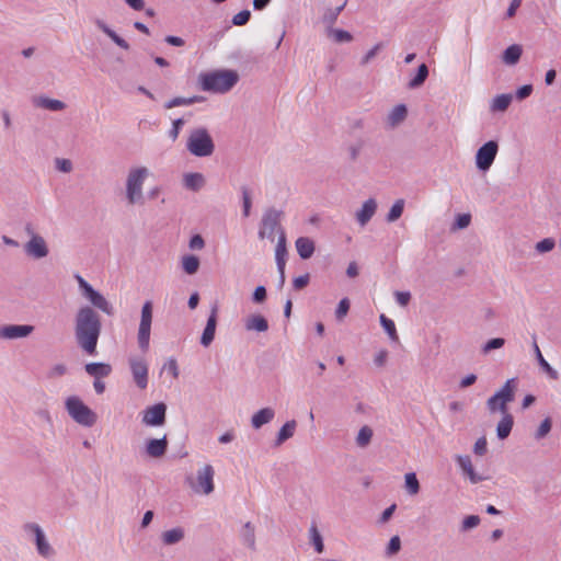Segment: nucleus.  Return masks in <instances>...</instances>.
<instances>
[{
    "mask_svg": "<svg viewBox=\"0 0 561 561\" xmlns=\"http://www.w3.org/2000/svg\"><path fill=\"white\" fill-rule=\"evenodd\" d=\"M102 331L100 314L90 306L81 307L75 316V339L77 345L88 355H96Z\"/></svg>",
    "mask_w": 561,
    "mask_h": 561,
    "instance_id": "f257e3e1",
    "label": "nucleus"
},
{
    "mask_svg": "<svg viewBox=\"0 0 561 561\" xmlns=\"http://www.w3.org/2000/svg\"><path fill=\"white\" fill-rule=\"evenodd\" d=\"M239 81L236 70L224 69L199 75L201 88L215 93L229 92Z\"/></svg>",
    "mask_w": 561,
    "mask_h": 561,
    "instance_id": "f03ea898",
    "label": "nucleus"
},
{
    "mask_svg": "<svg viewBox=\"0 0 561 561\" xmlns=\"http://www.w3.org/2000/svg\"><path fill=\"white\" fill-rule=\"evenodd\" d=\"M284 211L276 209L275 207H267L261 218L257 231V238L260 240L275 241V236L279 238V233L285 232L282 220Z\"/></svg>",
    "mask_w": 561,
    "mask_h": 561,
    "instance_id": "7ed1b4c3",
    "label": "nucleus"
},
{
    "mask_svg": "<svg viewBox=\"0 0 561 561\" xmlns=\"http://www.w3.org/2000/svg\"><path fill=\"white\" fill-rule=\"evenodd\" d=\"M186 148L193 156L204 158L214 153L215 144L208 130L199 127L191 131Z\"/></svg>",
    "mask_w": 561,
    "mask_h": 561,
    "instance_id": "20e7f679",
    "label": "nucleus"
},
{
    "mask_svg": "<svg viewBox=\"0 0 561 561\" xmlns=\"http://www.w3.org/2000/svg\"><path fill=\"white\" fill-rule=\"evenodd\" d=\"M65 408L71 419L82 426L91 427L96 423V413L85 405L79 397H68L65 401Z\"/></svg>",
    "mask_w": 561,
    "mask_h": 561,
    "instance_id": "39448f33",
    "label": "nucleus"
},
{
    "mask_svg": "<svg viewBox=\"0 0 561 561\" xmlns=\"http://www.w3.org/2000/svg\"><path fill=\"white\" fill-rule=\"evenodd\" d=\"M149 170L146 167L135 168L128 172L126 179V197L128 204L135 205L142 202V185Z\"/></svg>",
    "mask_w": 561,
    "mask_h": 561,
    "instance_id": "423d86ee",
    "label": "nucleus"
},
{
    "mask_svg": "<svg viewBox=\"0 0 561 561\" xmlns=\"http://www.w3.org/2000/svg\"><path fill=\"white\" fill-rule=\"evenodd\" d=\"M151 322L152 302L148 300L142 305L141 308V317L137 334L138 346L144 353L148 352L149 350Z\"/></svg>",
    "mask_w": 561,
    "mask_h": 561,
    "instance_id": "0eeeda50",
    "label": "nucleus"
},
{
    "mask_svg": "<svg viewBox=\"0 0 561 561\" xmlns=\"http://www.w3.org/2000/svg\"><path fill=\"white\" fill-rule=\"evenodd\" d=\"M499 145L495 140H489L483 144L476 153V165L480 171H488L493 164Z\"/></svg>",
    "mask_w": 561,
    "mask_h": 561,
    "instance_id": "6e6552de",
    "label": "nucleus"
},
{
    "mask_svg": "<svg viewBox=\"0 0 561 561\" xmlns=\"http://www.w3.org/2000/svg\"><path fill=\"white\" fill-rule=\"evenodd\" d=\"M128 364L136 386L141 390L146 389L148 386L147 362L141 357L130 356L128 358Z\"/></svg>",
    "mask_w": 561,
    "mask_h": 561,
    "instance_id": "1a4fd4ad",
    "label": "nucleus"
},
{
    "mask_svg": "<svg viewBox=\"0 0 561 561\" xmlns=\"http://www.w3.org/2000/svg\"><path fill=\"white\" fill-rule=\"evenodd\" d=\"M24 529L34 534L36 549L42 557L49 558L54 554V549L47 541L45 534L38 524L27 523L24 525Z\"/></svg>",
    "mask_w": 561,
    "mask_h": 561,
    "instance_id": "9d476101",
    "label": "nucleus"
},
{
    "mask_svg": "<svg viewBox=\"0 0 561 561\" xmlns=\"http://www.w3.org/2000/svg\"><path fill=\"white\" fill-rule=\"evenodd\" d=\"M167 405L163 402L148 407L144 411L142 423L147 426H161L165 423Z\"/></svg>",
    "mask_w": 561,
    "mask_h": 561,
    "instance_id": "9b49d317",
    "label": "nucleus"
},
{
    "mask_svg": "<svg viewBox=\"0 0 561 561\" xmlns=\"http://www.w3.org/2000/svg\"><path fill=\"white\" fill-rule=\"evenodd\" d=\"M214 476L215 471L211 465H205L197 471L196 485H192L196 492L202 491L208 495L214 491Z\"/></svg>",
    "mask_w": 561,
    "mask_h": 561,
    "instance_id": "f8f14e48",
    "label": "nucleus"
},
{
    "mask_svg": "<svg viewBox=\"0 0 561 561\" xmlns=\"http://www.w3.org/2000/svg\"><path fill=\"white\" fill-rule=\"evenodd\" d=\"M35 328L31 324H4L0 327V339L16 340L24 339L34 332Z\"/></svg>",
    "mask_w": 561,
    "mask_h": 561,
    "instance_id": "ddd939ff",
    "label": "nucleus"
},
{
    "mask_svg": "<svg viewBox=\"0 0 561 561\" xmlns=\"http://www.w3.org/2000/svg\"><path fill=\"white\" fill-rule=\"evenodd\" d=\"M24 252L35 260L43 259L48 255V247L42 236H33L25 244Z\"/></svg>",
    "mask_w": 561,
    "mask_h": 561,
    "instance_id": "4468645a",
    "label": "nucleus"
},
{
    "mask_svg": "<svg viewBox=\"0 0 561 561\" xmlns=\"http://www.w3.org/2000/svg\"><path fill=\"white\" fill-rule=\"evenodd\" d=\"M217 317H218V306L214 305L211 307L206 325H205L204 331L201 336V344L204 347H208L215 339V333H216V328H217Z\"/></svg>",
    "mask_w": 561,
    "mask_h": 561,
    "instance_id": "2eb2a0df",
    "label": "nucleus"
},
{
    "mask_svg": "<svg viewBox=\"0 0 561 561\" xmlns=\"http://www.w3.org/2000/svg\"><path fill=\"white\" fill-rule=\"evenodd\" d=\"M517 378L506 380L503 387L493 394V401H495V399H500V401H502L501 407L513 402L515 399V391L517 390Z\"/></svg>",
    "mask_w": 561,
    "mask_h": 561,
    "instance_id": "dca6fc26",
    "label": "nucleus"
},
{
    "mask_svg": "<svg viewBox=\"0 0 561 561\" xmlns=\"http://www.w3.org/2000/svg\"><path fill=\"white\" fill-rule=\"evenodd\" d=\"M168 445L165 435L162 438H151L146 444V453L149 457L160 458L167 453Z\"/></svg>",
    "mask_w": 561,
    "mask_h": 561,
    "instance_id": "f3484780",
    "label": "nucleus"
},
{
    "mask_svg": "<svg viewBox=\"0 0 561 561\" xmlns=\"http://www.w3.org/2000/svg\"><path fill=\"white\" fill-rule=\"evenodd\" d=\"M408 116V107L404 104L396 105L387 115L386 123L390 128L401 125Z\"/></svg>",
    "mask_w": 561,
    "mask_h": 561,
    "instance_id": "a211bd4d",
    "label": "nucleus"
},
{
    "mask_svg": "<svg viewBox=\"0 0 561 561\" xmlns=\"http://www.w3.org/2000/svg\"><path fill=\"white\" fill-rule=\"evenodd\" d=\"M459 467L463 471L465 474L468 476L471 483H479L484 480V477L478 474L472 466L471 458L468 455L465 456H457L456 458Z\"/></svg>",
    "mask_w": 561,
    "mask_h": 561,
    "instance_id": "6ab92c4d",
    "label": "nucleus"
},
{
    "mask_svg": "<svg viewBox=\"0 0 561 561\" xmlns=\"http://www.w3.org/2000/svg\"><path fill=\"white\" fill-rule=\"evenodd\" d=\"M84 370L88 375L94 377V379H101L111 375L112 366L107 363L93 362L85 364Z\"/></svg>",
    "mask_w": 561,
    "mask_h": 561,
    "instance_id": "aec40b11",
    "label": "nucleus"
},
{
    "mask_svg": "<svg viewBox=\"0 0 561 561\" xmlns=\"http://www.w3.org/2000/svg\"><path fill=\"white\" fill-rule=\"evenodd\" d=\"M244 328L247 331H253L257 333L266 332L268 330V321L262 314L255 313L249 316L244 321Z\"/></svg>",
    "mask_w": 561,
    "mask_h": 561,
    "instance_id": "412c9836",
    "label": "nucleus"
},
{
    "mask_svg": "<svg viewBox=\"0 0 561 561\" xmlns=\"http://www.w3.org/2000/svg\"><path fill=\"white\" fill-rule=\"evenodd\" d=\"M533 348L535 352L536 359L541 369L552 379H559V373L545 359L536 340V335L533 336Z\"/></svg>",
    "mask_w": 561,
    "mask_h": 561,
    "instance_id": "4be33fe9",
    "label": "nucleus"
},
{
    "mask_svg": "<svg viewBox=\"0 0 561 561\" xmlns=\"http://www.w3.org/2000/svg\"><path fill=\"white\" fill-rule=\"evenodd\" d=\"M94 24L99 30L106 34L118 47L125 50H128L130 48L129 44L123 37H121L115 31H113L103 20L95 19Z\"/></svg>",
    "mask_w": 561,
    "mask_h": 561,
    "instance_id": "5701e85b",
    "label": "nucleus"
},
{
    "mask_svg": "<svg viewBox=\"0 0 561 561\" xmlns=\"http://www.w3.org/2000/svg\"><path fill=\"white\" fill-rule=\"evenodd\" d=\"M287 247H286V232L279 233L275 248V261L278 272L283 273V268L286 266Z\"/></svg>",
    "mask_w": 561,
    "mask_h": 561,
    "instance_id": "b1692460",
    "label": "nucleus"
},
{
    "mask_svg": "<svg viewBox=\"0 0 561 561\" xmlns=\"http://www.w3.org/2000/svg\"><path fill=\"white\" fill-rule=\"evenodd\" d=\"M377 209V203L374 198H368L362 205V208L356 213V219L362 225L365 226L371 217L375 215Z\"/></svg>",
    "mask_w": 561,
    "mask_h": 561,
    "instance_id": "393cba45",
    "label": "nucleus"
},
{
    "mask_svg": "<svg viewBox=\"0 0 561 561\" xmlns=\"http://www.w3.org/2000/svg\"><path fill=\"white\" fill-rule=\"evenodd\" d=\"M274 416L275 411L272 408H263L252 415L251 425L253 428L259 430L270 423Z\"/></svg>",
    "mask_w": 561,
    "mask_h": 561,
    "instance_id": "a878e982",
    "label": "nucleus"
},
{
    "mask_svg": "<svg viewBox=\"0 0 561 561\" xmlns=\"http://www.w3.org/2000/svg\"><path fill=\"white\" fill-rule=\"evenodd\" d=\"M296 249H297L298 255L302 260H308L313 255L316 245H314L313 240H311L310 238L299 237L296 240Z\"/></svg>",
    "mask_w": 561,
    "mask_h": 561,
    "instance_id": "bb28decb",
    "label": "nucleus"
},
{
    "mask_svg": "<svg viewBox=\"0 0 561 561\" xmlns=\"http://www.w3.org/2000/svg\"><path fill=\"white\" fill-rule=\"evenodd\" d=\"M205 176L198 172L186 173L183 176V185L193 192H198L205 185Z\"/></svg>",
    "mask_w": 561,
    "mask_h": 561,
    "instance_id": "cd10ccee",
    "label": "nucleus"
},
{
    "mask_svg": "<svg viewBox=\"0 0 561 561\" xmlns=\"http://www.w3.org/2000/svg\"><path fill=\"white\" fill-rule=\"evenodd\" d=\"M514 425V417L510 412H506V414H503L501 421L496 425V436L499 439L504 440L506 439L513 428Z\"/></svg>",
    "mask_w": 561,
    "mask_h": 561,
    "instance_id": "c85d7f7f",
    "label": "nucleus"
},
{
    "mask_svg": "<svg viewBox=\"0 0 561 561\" xmlns=\"http://www.w3.org/2000/svg\"><path fill=\"white\" fill-rule=\"evenodd\" d=\"M240 537L243 542L250 550H256V541H255V527L251 522H247L241 531Z\"/></svg>",
    "mask_w": 561,
    "mask_h": 561,
    "instance_id": "c756f323",
    "label": "nucleus"
},
{
    "mask_svg": "<svg viewBox=\"0 0 561 561\" xmlns=\"http://www.w3.org/2000/svg\"><path fill=\"white\" fill-rule=\"evenodd\" d=\"M185 537V530L182 527H174L161 534V541L164 546L176 545Z\"/></svg>",
    "mask_w": 561,
    "mask_h": 561,
    "instance_id": "7c9ffc66",
    "label": "nucleus"
},
{
    "mask_svg": "<svg viewBox=\"0 0 561 561\" xmlns=\"http://www.w3.org/2000/svg\"><path fill=\"white\" fill-rule=\"evenodd\" d=\"M523 54V47L518 44L508 46L502 54V61L507 66L516 65Z\"/></svg>",
    "mask_w": 561,
    "mask_h": 561,
    "instance_id": "2f4dec72",
    "label": "nucleus"
},
{
    "mask_svg": "<svg viewBox=\"0 0 561 561\" xmlns=\"http://www.w3.org/2000/svg\"><path fill=\"white\" fill-rule=\"evenodd\" d=\"M89 301L91 305L104 312L107 316L114 314L113 306L106 300V298L98 290L90 297Z\"/></svg>",
    "mask_w": 561,
    "mask_h": 561,
    "instance_id": "473e14b6",
    "label": "nucleus"
},
{
    "mask_svg": "<svg viewBox=\"0 0 561 561\" xmlns=\"http://www.w3.org/2000/svg\"><path fill=\"white\" fill-rule=\"evenodd\" d=\"M297 427V423L295 420L287 421L278 431L277 437L275 439L274 445L280 446L284 444L287 439L294 436L295 430Z\"/></svg>",
    "mask_w": 561,
    "mask_h": 561,
    "instance_id": "72a5a7b5",
    "label": "nucleus"
},
{
    "mask_svg": "<svg viewBox=\"0 0 561 561\" xmlns=\"http://www.w3.org/2000/svg\"><path fill=\"white\" fill-rule=\"evenodd\" d=\"M34 104L38 107L49 110L53 112L62 111L66 107V104L62 101L49 99L46 96H39L35 99Z\"/></svg>",
    "mask_w": 561,
    "mask_h": 561,
    "instance_id": "f704fd0d",
    "label": "nucleus"
},
{
    "mask_svg": "<svg viewBox=\"0 0 561 561\" xmlns=\"http://www.w3.org/2000/svg\"><path fill=\"white\" fill-rule=\"evenodd\" d=\"M513 96L508 93L496 95L490 105L491 112H505L512 103Z\"/></svg>",
    "mask_w": 561,
    "mask_h": 561,
    "instance_id": "c9c22d12",
    "label": "nucleus"
},
{
    "mask_svg": "<svg viewBox=\"0 0 561 561\" xmlns=\"http://www.w3.org/2000/svg\"><path fill=\"white\" fill-rule=\"evenodd\" d=\"M427 77H428V67L426 66V64H421L417 67L415 76L409 81L408 88L413 90V89H417V88L422 87L424 84L425 80L427 79Z\"/></svg>",
    "mask_w": 561,
    "mask_h": 561,
    "instance_id": "e433bc0d",
    "label": "nucleus"
},
{
    "mask_svg": "<svg viewBox=\"0 0 561 561\" xmlns=\"http://www.w3.org/2000/svg\"><path fill=\"white\" fill-rule=\"evenodd\" d=\"M201 262L196 255H184L182 257V267L188 275H194L199 268Z\"/></svg>",
    "mask_w": 561,
    "mask_h": 561,
    "instance_id": "4c0bfd02",
    "label": "nucleus"
},
{
    "mask_svg": "<svg viewBox=\"0 0 561 561\" xmlns=\"http://www.w3.org/2000/svg\"><path fill=\"white\" fill-rule=\"evenodd\" d=\"M373 430L368 425H364L357 433L356 445L360 448L367 447L373 438Z\"/></svg>",
    "mask_w": 561,
    "mask_h": 561,
    "instance_id": "58836bf2",
    "label": "nucleus"
},
{
    "mask_svg": "<svg viewBox=\"0 0 561 561\" xmlns=\"http://www.w3.org/2000/svg\"><path fill=\"white\" fill-rule=\"evenodd\" d=\"M379 321H380V324L383 328V330L388 333L389 337L392 341L397 342L399 340V336H398V333L396 330L394 322L391 319H389L388 317H386L383 313L380 314Z\"/></svg>",
    "mask_w": 561,
    "mask_h": 561,
    "instance_id": "ea45409f",
    "label": "nucleus"
},
{
    "mask_svg": "<svg viewBox=\"0 0 561 561\" xmlns=\"http://www.w3.org/2000/svg\"><path fill=\"white\" fill-rule=\"evenodd\" d=\"M403 209H404V199H402V198L397 199L393 203V205L391 206V208L387 215V221L393 222V221L398 220L402 216Z\"/></svg>",
    "mask_w": 561,
    "mask_h": 561,
    "instance_id": "a19ab883",
    "label": "nucleus"
},
{
    "mask_svg": "<svg viewBox=\"0 0 561 561\" xmlns=\"http://www.w3.org/2000/svg\"><path fill=\"white\" fill-rule=\"evenodd\" d=\"M311 541L314 547V550L318 553H322L324 550V543L321 534L319 533L316 525H312L310 528Z\"/></svg>",
    "mask_w": 561,
    "mask_h": 561,
    "instance_id": "79ce46f5",
    "label": "nucleus"
},
{
    "mask_svg": "<svg viewBox=\"0 0 561 561\" xmlns=\"http://www.w3.org/2000/svg\"><path fill=\"white\" fill-rule=\"evenodd\" d=\"M75 278L78 282L82 296L89 300L96 289H94L81 275L77 274L75 275Z\"/></svg>",
    "mask_w": 561,
    "mask_h": 561,
    "instance_id": "37998d69",
    "label": "nucleus"
},
{
    "mask_svg": "<svg viewBox=\"0 0 561 561\" xmlns=\"http://www.w3.org/2000/svg\"><path fill=\"white\" fill-rule=\"evenodd\" d=\"M242 193V215L243 217H249L251 214L252 201L250 196V191L247 186H241Z\"/></svg>",
    "mask_w": 561,
    "mask_h": 561,
    "instance_id": "c03bdc74",
    "label": "nucleus"
},
{
    "mask_svg": "<svg viewBox=\"0 0 561 561\" xmlns=\"http://www.w3.org/2000/svg\"><path fill=\"white\" fill-rule=\"evenodd\" d=\"M505 345V339L503 337H493L489 340L483 346H482V354L486 355L490 352L494 350H499Z\"/></svg>",
    "mask_w": 561,
    "mask_h": 561,
    "instance_id": "a18cd8bd",
    "label": "nucleus"
},
{
    "mask_svg": "<svg viewBox=\"0 0 561 561\" xmlns=\"http://www.w3.org/2000/svg\"><path fill=\"white\" fill-rule=\"evenodd\" d=\"M405 488L410 494L414 495L420 491V483L414 472L405 474Z\"/></svg>",
    "mask_w": 561,
    "mask_h": 561,
    "instance_id": "49530a36",
    "label": "nucleus"
},
{
    "mask_svg": "<svg viewBox=\"0 0 561 561\" xmlns=\"http://www.w3.org/2000/svg\"><path fill=\"white\" fill-rule=\"evenodd\" d=\"M551 427H552V421L550 417H546L545 420H542V422L540 423L536 434H535V438L536 439H542L543 437H546L550 431H551Z\"/></svg>",
    "mask_w": 561,
    "mask_h": 561,
    "instance_id": "de8ad7c7",
    "label": "nucleus"
},
{
    "mask_svg": "<svg viewBox=\"0 0 561 561\" xmlns=\"http://www.w3.org/2000/svg\"><path fill=\"white\" fill-rule=\"evenodd\" d=\"M501 403L502 401H500V399H495V401H493V396L486 400V407L491 413L501 412L502 414H506V412H508V408L506 404L501 407Z\"/></svg>",
    "mask_w": 561,
    "mask_h": 561,
    "instance_id": "09e8293b",
    "label": "nucleus"
},
{
    "mask_svg": "<svg viewBox=\"0 0 561 561\" xmlns=\"http://www.w3.org/2000/svg\"><path fill=\"white\" fill-rule=\"evenodd\" d=\"M330 35L336 43H348L353 39L352 34L344 30H330Z\"/></svg>",
    "mask_w": 561,
    "mask_h": 561,
    "instance_id": "8fccbe9b",
    "label": "nucleus"
},
{
    "mask_svg": "<svg viewBox=\"0 0 561 561\" xmlns=\"http://www.w3.org/2000/svg\"><path fill=\"white\" fill-rule=\"evenodd\" d=\"M554 245L556 241L553 238H545L541 241L537 242L535 248L539 253H546L553 250Z\"/></svg>",
    "mask_w": 561,
    "mask_h": 561,
    "instance_id": "3c124183",
    "label": "nucleus"
},
{
    "mask_svg": "<svg viewBox=\"0 0 561 561\" xmlns=\"http://www.w3.org/2000/svg\"><path fill=\"white\" fill-rule=\"evenodd\" d=\"M480 524V517L478 515H468L461 523V531H468Z\"/></svg>",
    "mask_w": 561,
    "mask_h": 561,
    "instance_id": "603ef678",
    "label": "nucleus"
},
{
    "mask_svg": "<svg viewBox=\"0 0 561 561\" xmlns=\"http://www.w3.org/2000/svg\"><path fill=\"white\" fill-rule=\"evenodd\" d=\"M470 222H471L470 214H459V215H457L456 220L453 225V230L465 229L470 225Z\"/></svg>",
    "mask_w": 561,
    "mask_h": 561,
    "instance_id": "864d4df0",
    "label": "nucleus"
},
{
    "mask_svg": "<svg viewBox=\"0 0 561 561\" xmlns=\"http://www.w3.org/2000/svg\"><path fill=\"white\" fill-rule=\"evenodd\" d=\"M251 18V12L249 10H242L232 18V24L236 26L245 25Z\"/></svg>",
    "mask_w": 561,
    "mask_h": 561,
    "instance_id": "5fc2aeb1",
    "label": "nucleus"
},
{
    "mask_svg": "<svg viewBox=\"0 0 561 561\" xmlns=\"http://www.w3.org/2000/svg\"><path fill=\"white\" fill-rule=\"evenodd\" d=\"M400 549H401L400 537L399 536L391 537L388 542L387 549H386L387 556H394L400 551Z\"/></svg>",
    "mask_w": 561,
    "mask_h": 561,
    "instance_id": "6e6d98bb",
    "label": "nucleus"
},
{
    "mask_svg": "<svg viewBox=\"0 0 561 561\" xmlns=\"http://www.w3.org/2000/svg\"><path fill=\"white\" fill-rule=\"evenodd\" d=\"M67 371H68V368L65 364H56L49 369V371L47 373V377L49 379L59 378V377H62L64 375H66Z\"/></svg>",
    "mask_w": 561,
    "mask_h": 561,
    "instance_id": "4d7b16f0",
    "label": "nucleus"
},
{
    "mask_svg": "<svg viewBox=\"0 0 561 561\" xmlns=\"http://www.w3.org/2000/svg\"><path fill=\"white\" fill-rule=\"evenodd\" d=\"M350 300L347 298H343L340 300L337 308L335 310V317L337 320H342L350 310Z\"/></svg>",
    "mask_w": 561,
    "mask_h": 561,
    "instance_id": "13d9d810",
    "label": "nucleus"
},
{
    "mask_svg": "<svg viewBox=\"0 0 561 561\" xmlns=\"http://www.w3.org/2000/svg\"><path fill=\"white\" fill-rule=\"evenodd\" d=\"M363 147H364V141L363 140H358L357 142L352 144L348 147L347 151H348V154H350V160L352 162H355L358 159L359 153H360Z\"/></svg>",
    "mask_w": 561,
    "mask_h": 561,
    "instance_id": "bf43d9fd",
    "label": "nucleus"
},
{
    "mask_svg": "<svg viewBox=\"0 0 561 561\" xmlns=\"http://www.w3.org/2000/svg\"><path fill=\"white\" fill-rule=\"evenodd\" d=\"M267 298L266 288L263 285L257 286L252 294L254 304H263Z\"/></svg>",
    "mask_w": 561,
    "mask_h": 561,
    "instance_id": "052dcab7",
    "label": "nucleus"
},
{
    "mask_svg": "<svg viewBox=\"0 0 561 561\" xmlns=\"http://www.w3.org/2000/svg\"><path fill=\"white\" fill-rule=\"evenodd\" d=\"M488 443H486V438L485 436H482L480 438L477 439V442L474 443V446H473V453L477 455V456H484L488 451Z\"/></svg>",
    "mask_w": 561,
    "mask_h": 561,
    "instance_id": "680f3d73",
    "label": "nucleus"
},
{
    "mask_svg": "<svg viewBox=\"0 0 561 561\" xmlns=\"http://www.w3.org/2000/svg\"><path fill=\"white\" fill-rule=\"evenodd\" d=\"M383 47L382 43L376 44L371 49H369L366 55L362 58L360 65L366 66L371 59L376 57L378 51Z\"/></svg>",
    "mask_w": 561,
    "mask_h": 561,
    "instance_id": "e2e57ef3",
    "label": "nucleus"
},
{
    "mask_svg": "<svg viewBox=\"0 0 561 561\" xmlns=\"http://www.w3.org/2000/svg\"><path fill=\"white\" fill-rule=\"evenodd\" d=\"M185 124L183 118H176L172 123V128L169 130V137L174 141L178 139L182 126Z\"/></svg>",
    "mask_w": 561,
    "mask_h": 561,
    "instance_id": "0e129e2a",
    "label": "nucleus"
},
{
    "mask_svg": "<svg viewBox=\"0 0 561 561\" xmlns=\"http://www.w3.org/2000/svg\"><path fill=\"white\" fill-rule=\"evenodd\" d=\"M56 168L64 173H69L72 171V162L69 159L56 158L55 160Z\"/></svg>",
    "mask_w": 561,
    "mask_h": 561,
    "instance_id": "69168bd1",
    "label": "nucleus"
},
{
    "mask_svg": "<svg viewBox=\"0 0 561 561\" xmlns=\"http://www.w3.org/2000/svg\"><path fill=\"white\" fill-rule=\"evenodd\" d=\"M184 105H190V101H188V98H184V96H175L171 100H169L165 104H164V107L167 110L169 108H173V107H176V106H184Z\"/></svg>",
    "mask_w": 561,
    "mask_h": 561,
    "instance_id": "338daca9",
    "label": "nucleus"
},
{
    "mask_svg": "<svg viewBox=\"0 0 561 561\" xmlns=\"http://www.w3.org/2000/svg\"><path fill=\"white\" fill-rule=\"evenodd\" d=\"M309 280H310V275L308 273H306L305 275H300V276L294 278L293 287L296 290H301L308 286Z\"/></svg>",
    "mask_w": 561,
    "mask_h": 561,
    "instance_id": "774afa93",
    "label": "nucleus"
}]
</instances>
